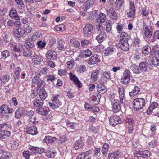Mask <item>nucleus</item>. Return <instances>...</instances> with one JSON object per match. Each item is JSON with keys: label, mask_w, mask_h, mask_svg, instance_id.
Here are the masks:
<instances>
[{"label": "nucleus", "mask_w": 159, "mask_h": 159, "mask_svg": "<svg viewBox=\"0 0 159 159\" xmlns=\"http://www.w3.org/2000/svg\"><path fill=\"white\" fill-rule=\"evenodd\" d=\"M145 100L142 98H137L133 101V107L136 111H139L142 109L145 105Z\"/></svg>", "instance_id": "f257e3e1"}, {"label": "nucleus", "mask_w": 159, "mask_h": 159, "mask_svg": "<svg viewBox=\"0 0 159 159\" xmlns=\"http://www.w3.org/2000/svg\"><path fill=\"white\" fill-rule=\"evenodd\" d=\"M12 110V109H9L8 106L6 105L2 106L0 107V113L2 115H3L2 116V117L5 120L8 119V115L7 114L11 113Z\"/></svg>", "instance_id": "f03ea898"}, {"label": "nucleus", "mask_w": 159, "mask_h": 159, "mask_svg": "<svg viewBox=\"0 0 159 159\" xmlns=\"http://www.w3.org/2000/svg\"><path fill=\"white\" fill-rule=\"evenodd\" d=\"M130 72L128 70H126L123 73V75L121 80V83L124 84H128L130 80Z\"/></svg>", "instance_id": "7ed1b4c3"}, {"label": "nucleus", "mask_w": 159, "mask_h": 159, "mask_svg": "<svg viewBox=\"0 0 159 159\" xmlns=\"http://www.w3.org/2000/svg\"><path fill=\"white\" fill-rule=\"evenodd\" d=\"M83 30L84 36L85 37H89L93 32V26L90 24H87L84 27Z\"/></svg>", "instance_id": "20e7f679"}, {"label": "nucleus", "mask_w": 159, "mask_h": 159, "mask_svg": "<svg viewBox=\"0 0 159 159\" xmlns=\"http://www.w3.org/2000/svg\"><path fill=\"white\" fill-rule=\"evenodd\" d=\"M110 124L113 126H115L117 124L121 123V120L118 116H112L109 119Z\"/></svg>", "instance_id": "39448f33"}, {"label": "nucleus", "mask_w": 159, "mask_h": 159, "mask_svg": "<svg viewBox=\"0 0 159 159\" xmlns=\"http://www.w3.org/2000/svg\"><path fill=\"white\" fill-rule=\"evenodd\" d=\"M120 101L117 99H114L112 103V109L114 113L119 112L121 109V107L119 103Z\"/></svg>", "instance_id": "423d86ee"}, {"label": "nucleus", "mask_w": 159, "mask_h": 159, "mask_svg": "<svg viewBox=\"0 0 159 159\" xmlns=\"http://www.w3.org/2000/svg\"><path fill=\"white\" fill-rule=\"evenodd\" d=\"M100 60L98 57V55L97 54H94L88 60L87 63L89 65H94L97 62H99Z\"/></svg>", "instance_id": "0eeeda50"}, {"label": "nucleus", "mask_w": 159, "mask_h": 159, "mask_svg": "<svg viewBox=\"0 0 159 159\" xmlns=\"http://www.w3.org/2000/svg\"><path fill=\"white\" fill-rule=\"evenodd\" d=\"M118 92L120 102L121 104H123L125 102V98L124 96V89L122 86L119 88Z\"/></svg>", "instance_id": "6e6552de"}, {"label": "nucleus", "mask_w": 159, "mask_h": 159, "mask_svg": "<svg viewBox=\"0 0 159 159\" xmlns=\"http://www.w3.org/2000/svg\"><path fill=\"white\" fill-rule=\"evenodd\" d=\"M36 112L39 114L43 115H46L49 111V108L45 106L37 108L36 110Z\"/></svg>", "instance_id": "1a4fd4ad"}, {"label": "nucleus", "mask_w": 159, "mask_h": 159, "mask_svg": "<svg viewBox=\"0 0 159 159\" xmlns=\"http://www.w3.org/2000/svg\"><path fill=\"white\" fill-rule=\"evenodd\" d=\"M24 33L25 31L24 30L21 28L15 29L13 32V34L14 36L17 38L21 37Z\"/></svg>", "instance_id": "9d476101"}, {"label": "nucleus", "mask_w": 159, "mask_h": 159, "mask_svg": "<svg viewBox=\"0 0 159 159\" xmlns=\"http://www.w3.org/2000/svg\"><path fill=\"white\" fill-rule=\"evenodd\" d=\"M25 129L26 132L28 134L34 135L38 133L37 127L35 126L27 127Z\"/></svg>", "instance_id": "9b49d317"}, {"label": "nucleus", "mask_w": 159, "mask_h": 159, "mask_svg": "<svg viewBox=\"0 0 159 159\" xmlns=\"http://www.w3.org/2000/svg\"><path fill=\"white\" fill-rule=\"evenodd\" d=\"M107 15L111 18L112 20H114L117 19V14L113 8H111L107 10Z\"/></svg>", "instance_id": "f8f14e48"}, {"label": "nucleus", "mask_w": 159, "mask_h": 159, "mask_svg": "<svg viewBox=\"0 0 159 159\" xmlns=\"http://www.w3.org/2000/svg\"><path fill=\"white\" fill-rule=\"evenodd\" d=\"M45 56L47 59H52L55 58L57 56L56 52L52 50H49L47 51Z\"/></svg>", "instance_id": "ddd939ff"}, {"label": "nucleus", "mask_w": 159, "mask_h": 159, "mask_svg": "<svg viewBox=\"0 0 159 159\" xmlns=\"http://www.w3.org/2000/svg\"><path fill=\"white\" fill-rule=\"evenodd\" d=\"M144 30V35L146 37L150 38L151 37L152 34V30L151 26H146Z\"/></svg>", "instance_id": "4468645a"}, {"label": "nucleus", "mask_w": 159, "mask_h": 159, "mask_svg": "<svg viewBox=\"0 0 159 159\" xmlns=\"http://www.w3.org/2000/svg\"><path fill=\"white\" fill-rule=\"evenodd\" d=\"M69 75L70 79L73 81L75 84L79 88H80L81 87V84L75 75H73L71 73H69Z\"/></svg>", "instance_id": "2eb2a0df"}, {"label": "nucleus", "mask_w": 159, "mask_h": 159, "mask_svg": "<svg viewBox=\"0 0 159 159\" xmlns=\"http://www.w3.org/2000/svg\"><path fill=\"white\" fill-rule=\"evenodd\" d=\"M9 16L12 19L16 20L20 19V17L17 14L16 10L14 8H12L10 11Z\"/></svg>", "instance_id": "dca6fc26"}, {"label": "nucleus", "mask_w": 159, "mask_h": 159, "mask_svg": "<svg viewBox=\"0 0 159 159\" xmlns=\"http://www.w3.org/2000/svg\"><path fill=\"white\" fill-rule=\"evenodd\" d=\"M29 149L34 153H41L44 151L43 148H40L37 147L30 146Z\"/></svg>", "instance_id": "f3484780"}, {"label": "nucleus", "mask_w": 159, "mask_h": 159, "mask_svg": "<svg viewBox=\"0 0 159 159\" xmlns=\"http://www.w3.org/2000/svg\"><path fill=\"white\" fill-rule=\"evenodd\" d=\"M32 62L37 65L40 64L41 62V58L36 54H34L31 57Z\"/></svg>", "instance_id": "a211bd4d"}, {"label": "nucleus", "mask_w": 159, "mask_h": 159, "mask_svg": "<svg viewBox=\"0 0 159 159\" xmlns=\"http://www.w3.org/2000/svg\"><path fill=\"white\" fill-rule=\"evenodd\" d=\"M95 0H87L85 5V7H83L84 11H87L88 9L92 7L94 3Z\"/></svg>", "instance_id": "6ab92c4d"}, {"label": "nucleus", "mask_w": 159, "mask_h": 159, "mask_svg": "<svg viewBox=\"0 0 159 159\" xmlns=\"http://www.w3.org/2000/svg\"><path fill=\"white\" fill-rule=\"evenodd\" d=\"M34 46V43L32 39H28L25 41V46L26 48H31Z\"/></svg>", "instance_id": "aec40b11"}, {"label": "nucleus", "mask_w": 159, "mask_h": 159, "mask_svg": "<svg viewBox=\"0 0 159 159\" xmlns=\"http://www.w3.org/2000/svg\"><path fill=\"white\" fill-rule=\"evenodd\" d=\"M84 145V143L81 139L77 140L74 144V147L76 150L82 148Z\"/></svg>", "instance_id": "412c9836"}, {"label": "nucleus", "mask_w": 159, "mask_h": 159, "mask_svg": "<svg viewBox=\"0 0 159 159\" xmlns=\"http://www.w3.org/2000/svg\"><path fill=\"white\" fill-rule=\"evenodd\" d=\"M120 157L119 152L118 151L110 153L109 154L108 156L109 159H118Z\"/></svg>", "instance_id": "4be33fe9"}, {"label": "nucleus", "mask_w": 159, "mask_h": 159, "mask_svg": "<svg viewBox=\"0 0 159 159\" xmlns=\"http://www.w3.org/2000/svg\"><path fill=\"white\" fill-rule=\"evenodd\" d=\"M106 19V15L103 13H100L98 16L96 21L98 22L103 23Z\"/></svg>", "instance_id": "5701e85b"}, {"label": "nucleus", "mask_w": 159, "mask_h": 159, "mask_svg": "<svg viewBox=\"0 0 159 159\" xmlns=\"http://www.w3.org/2000/svg\"><path fill=\"white\" fill-rule=\"evenodd\" d=\"M11 133L8 131L2 130L0 129V138L5 139L9 137Z\"/></svg>", "instance_id": "b1692460"}, {"label": "nucleus", "mask_w": 159, "mask_h": 159, "mask_svg": "<svg viewBox=\"0 0 159 159\" xmlns=\"http://www.w3.org/2000/svg\"><path fill=\"white\" fill-rule=\"evenodd\" d=\"M57 140L55 137L48 136L45 137L43 140V141L46 143H52L54 142Z\"/></svg>", "instance_id": "393cba45"}, {"label": "nucleus", "mask_w": 159, "mask_h": 159, "mask_svg": "<svg viewBox=\"0 0 159 159\" xmlns=\"http://www.w3.org/2000/svg\"><path fill=\"white\" fill-rule=\"evenodd\" d=\"M97 87L98 91L100 93H103L107 91L105 86L102 84H98Z\"/></svg>", "instance_id": "a878e982"}, {"label": "nucleus", "mask_w": 159, "mask_h": 159, "mask_svg": "<svg viewBox=\"0 0 159 159\" xmlns=\"http://www.w3.org/2000/svg\"><path fill=\"white\" fill-rule=\"evenodd\" d=\"M158 106V104L156 102L152 103L149 106L148 109L147 111L148 114H149L153 110L155 109Z\"/></svg>", "instance_id": "bb28decb"}, {"label": "nucleus", "mask_w": 159, "mask_h": 159, "mask_svg": "<svg viewBox=\"0 0 159 159\" xmlns=\"http://www.w3.org/2000/svg\"><path fill=\"white\" fill-rule=\"evenodd\" d=\"M36 118L35 115L27 118L28 121L26 122L25 124H27L28 125H30L33 124L36 120Z\"/></svg>", "instance_id": "cd10ccee"}, {"label": "nucleus", "mask_w": 159, "mask_h": 159, "mask_svg": "<svg viewBox=\"0 0 159 159\" xmlns=\"http://www.w3.org/2000/svg\"><path fill=\"white\" fill-rule=\"evenodd\" d=\"M21 71V69L19 67H17L15 69L13 74V77L15 80L19 79V75Z\"/></svg>", "instance_id": "c85d7f7f"}, {"label": "nucleus", "mask_w": 159, "mask_h": 159, "mask_svg": "<svg viewBox=\"0 0 159 159\" xmlns=\"http://www.w3.org/2000/svg\"><path fill=\"white\" fill-rule=\"evenodd\" d=\"M39 95L40 98L43 99H45L47 96V92L43 88L41 89L40 90Z\"/></svg>", "instance_id": "c756f323"}, {"label": "nucleus", "mask_w": 159, "mask_h": 159, "mask_svg": "<svg viewBox=\"0 0 159 159\" xmlns=\"http://www.w3.org/2000/svg\"><path fill=\"white\" fill-rule=\"evenodd\" d=\"M130 69L136 74H139L140 73V70L139 67L134 64L132 65L130 67Z\"/></svg>", "instance_id": "7c9ffc66"}, {"label": "nucleus", "mask_w": 159, "mask_h": 159, "mask_svg": "<svg viewBox=\"0 0 159 159\" xmlns=\"http://www.w3.org/2000/svg\"><path fill=\"white\" fill-rule=\"evenodd\" d=\"M33 103L34 107H37L42 106L43 102L42 99H35L33 101Z\"/></svg>", "instance_id": "2f4dec72"}, {"label": "nucleus", "mask_w": 159, "mask_h": 159, "mask_svg": "<svg viewBox=\"0 0 159 159\" xmlns=\"http://www.w3.org/2000/svg\"><path fill=\"white\" fill-rule=\"evenodd\" d=\"M98 70H95L91 73V78L92 81H96L97 80L98 77Z\"/></svg>", "instance_id": "473e14b6"}, {"label": "nucleus", "mask_w": 159, "mask_h": 159, "mask_svg": "<svg viewBox=\"0 0 159 159\" xmlns=\"http://www.w3.org/2000/svg\"><path fill=\"white\" fill-rule=\"evenodd\" d=\"M23 55L26 57H28L31 56L33 52L31 50L26 48L23 49Z\"/></svg>", "instance_id": "72a5a7b5"}, {"label": "nucleus", "mask_w": 159, "mask_h": 159, "mask_svg": "<svg viewBox=\"0 0 159 159\" xmlns=\"http://www.w3.org/2000/svg\"><path fill=\"white\" fill-rule=\"evenodd\" d=\"M98 34H99L96 36V39L99 43H101L104 40L105 35L104 32Z\"/></svg>", "instance_id": "f704fd0d"}, {"label": "nucleus", "mask_w": 159, "mask_h": 159, "mask_svg": "<svg viewBox=\"0 0 159 159\" xmlns=\"http://www.w3.org/2000/svg\"><path fill=\"white\" fill-rule=\"evenodd\" d=\"M114 48L112 47H108L105 51L104 55L107 56L111 54L114 52Z\"/></svg>", "instance_id": "c9c22d12"}, {"label": "nucleus", "mask_w": 159, "mask_h": 159, "mask_svg": "<svg viewBox=\"0 0 159 159\" xmlns=\"http://www.w3.org/2000/svg\"><path fill=\"white\" fill-rule=\"evenodd\" d=\"M11 157V153L6 151H2L1 158L7 159L10 158Z\"/></svg>", "instance_id": "e433bc0d"}, {"label": "nucleus", "mask_w": 159, "mask_h": 159, "mask_svg": "<svg viewBox=\"0 0 159 159\" xmlns=\"http://www.w3.org/2000/svg\"><path fill=\"white\" fill-rule=\"evenodd\" d=\"M151 51L150 48L148 45L144 46L142 50V52L143 54L145 55L148 54Z\"/></svg>", "instance_id": "4c0bfd02"}, {"label": "nucleus", "mask_w": 159, "mask_h": 159, "mask_svg": "<svg viewBox=\"0 0 159 159\" xmlns=\"http://www.w3.org/2000/svg\"><path fill=\"white\" fill-rule=\"evenodd\" d=\"M10 128V125L6 124L3 123L0 124V129L2 130L7 131Z\"/></svg>", "instance_id": "58836bf2"}, {"label": "nucleus", "mask_w": 159, "mask_h": 159, "mask_svg": "<svg viewBox=\"0 0 159 159\" xmlns=\"http://www.w3.org/2000/svg\"><path fill=\"white\" fill-rule=\"evenodd\" d=\"M105 30L107 33H109L111 30V21L108 20L106 23Z\"/></svg>", "instance_id": "ea45409f"}, {"label": "nucleus", "mask_w": 159, "mask_h": 159, "mask_svg": "<svg viewBox=\"0 0 159 159\" xmlns=\"http://www.w3.org/2000/svg\"><path fill=\"white\" fill-rule=\"evenodd\" d=\"M140 89L137 86H135L133 92H129V94L130 96H133L139 93L140 92Z\"/></svg>", "instance_id": "a19ab883"}, {"label": "nucleus", "mask_w": 159, "mask_h": 159, "mask_svg": "<svg viewBox=\"0 0 159 159\" xmlns=\"http://www.w3.org/2000/svg\"><path fill=\"white\" fill-rule=\"evenodd\" d=\"M15 1L18 7L20 9H22L25 7V5L22 0H15Z\"/></svg>", "instance_id": "79ce46f5"}, {"label": "nucleus", "mask_w": 159, "mask_h": 159, "mask_svg": "<svg viewBox=\"0 0 159 159\" xmlns=\"http://www.w3.org/2000/svg\"><path fill=\"white\" fill-rule=\"evenodd\" d=\"M57 48L60 50H61L64 48L65 43L62 40H60L58 42Z\"/></svg>", "instance_id": "37998d69"}, {"label": "nucleus", "mask_w": 159, "mask_h": 159, "mask_svg": "<svg viewBox=\"0 0 159 159\" xmlns=\"http://www.w3.org/2000/svg\"><path fill=\"white\" fill-rule=\"evenodd\" d=\"M152 62L155 66H159V59L156 57H153L152 58Z\"/></svg>", "instance_id": "c03bdc74"}, {"label": "nucleus", "mask_w": 159, "mask_h": 159, "mask_svg": "<svg viewBox=\"0 0 159 159\" xmlns=\"http://www.w3.org/2000/svg\"><path fill=\"white\" fill-rule=\"evenodd\" d=\"M45 155L49 157L53 158L55 155L56 153L55 152L51 151L50 150H48L45 152Z\"/></svg>", "instance_id": "a18cd8bd"}, {"label": "nucleus", "mask_w": 159, "mask_h": 159, "mask_svg": "<svg viewBox=\"0 0 159 159\" xmlns=\"http://www.w3.org/2000/svg\"><path fill=\"white\" fill-rule=\"evenodd\" d=\"M82 52L83 54V56L85 57H89L92 54L91 51L88 49H87L86 50H83Z\"/></svg>", "instance_id": "49530a36"}, {"label": "nucleus", "mask_w": 159, "mask_h": 159, "mask_svg": "<svg viewBox=\"0 0 159 159\" xmlns=\"http://www.w3.org/2000/svg\"><path fill=\"white\" fill-rule=\"evenodd\" d=\"M109 148V145L108 144L105 143L103 146L102 151L103 154L105 155L108 152Z\"/></svg>", "instance_id": "de8ad7c7"}, {"label": "nucleus", "mask_w": 159, "mask_h": 159, "mask_svg": "<svg viewBox=\"0 0 159 159\" xmlns=\"http://www.w3.org/2000/svg\"><path fill=\"white\" fill-rule=\"evenodd\" d=\"M2 57L5 59L9 56L10 54L9 52L7 50L3 51L1 54Z\"/></svg>", "instance_id": "09e8293b"}, {"label": "nucleus", "mask_w": 159, "mask_h": 159, "mask_svg": "<svg viewBox=\"0 0 159 159\" xmlns=\"http://www.w3.org/2000/svg\"><path fill=\"white\" fill-rule=\"evenodd\" d=\"M140 70V72L142 71L143 72H146L147 70V68L145 65V63L144 62L141 63L139 65Z\"/></svg>", "instance_id": "8fccbe9b"}, {"label": "nucleus", "mask_w": 159, "mask_h": 159, "mask_svg": "<svg viewBox=\"0 0 159 159\" xmlns=\"http://www.w3.org/2000/svg\"><path fill=\"white\" fill-rule=\"evenodd\" d=\"M70 43L72 44L75 48L79 47L80 45V43L75 39H72L70 40Z\"/></svg>", "instance_id": "3c124183"}, {"label": "nucleus", "mask_w": 159, "mask_h": 159, "mask_svg": "<svg viewBox=\"0 0 159 159\" xmlns=\"http://www.w3.org/2000/svg\"><path fill=\"white\" fill-rule=\"evenodd\" d=\"M149 13V10L146 8H143L142 9L141 14L143 16H147L148 15Z\"/></svg>", "instance_id": "603ef678"}, {"label": "nucleus", "mask_w": 159, "mask_h": 159, "mask_svg": "<svg viewBox=\"0 0 159 159\" xmlns=\"http://www.w3.org/2000/svg\"><path fill=\"white\" fill-rule=\"evenodd\" d=\"M120 44L122 50L124 51H127L128 50L129 48V45L128 43Z\"/></svg>", "instance_id": "864d4df0"}, {"label": "nucleus", "mask_w": 159, "mask_h": 159, "mask_svg": "<svg viewBox=\"0 0 159 159\" xmlns=\"http://www.w3.org/2000/svg\"><path fill=\"white\" fill-rule=\"evenodd\" d=\"M81 46L84 47L89 45L90 43V42L87 40H82L81 41Z\"/></svg>", "instance_id": "5fc2aeb1"}, {"label": "nucleus", "mask_w": 159, "mask_h": 159, "mask_svg": "<svg viewBox=\"0 0 159 159\" xmlns=\"http://www.w3.org/2000/svg\"><path fill=\"white\" fill-rule=\"evenodd\" d=\"M67 65L68 68L69 69H71L74 66L75 63L74 61L71 60L67 62Z\"/></svg>", "instance_id": "6e6d98bb"}, {"label": "nucleus", "mask_w": 159, "mask_h": 159, "mask_svg": "<svg viewBox=\"0 0 159 159\" xmlns=\"http://www.w3.org/2000/svg\"><path fill=\"white\" fill-rule=\"evenodd\" d=\"M10 140H8L7 142L10 143V145L13 148H16L17 146L18 145V143L16 141H11Z\"/></svg>", "instance_id": "4d7b16f0"}, {"label": "nucleus", "mask_w": 159, "mask_h": 159, "mask_svg": "<svg viewBox=\"0 0 159 159\" xmlns=\"http://www.w3.org/2000/svg\"><path fill=\"white\" fill-rule=\"evenodd\" d=\"M78 71L80 73H83L86 70V66L84 65H80L78 67Z\"/></svg>", "instance_id": "13d9d810"}, {"label": "nucleus", "mask_w": 159, "mask_h": 159, "mask_svg": "<svg viewBox=\"0 0 159 159\" xmlns=\"http://www.w3.org/2000/svg\"><path fill=\"white\" fill-rule=\"evenodd\" d=\"M124 3V0H116L115 4L118 8H121Z\"/></svg>", "instance_id": "bf43d9fd"}, {"label": "nucleus", "mask_w": 159, "mask_h": 159, "mask_svg": "<svg viewBox=\"0 0 159 159\" xmlns=\"http://www.w3.org/2000/svg\"><path fill=\"white\" fill-rule=\"evenodd\" d=\"M19 110H23V108L21 107L19 108L16 111L15 116L16 117L18 118H20L21 116V113Z\"/></svg>", "instance_id": "052dcab7"}, {"label": "nucleus", "mask_w": 159, "mask_h": 159, "mask_svg": "<svg viewBox=\"0 0 159 159\" xmlns=\"http://www.w3.org/2000/svg\"><path fill=\"white\" fill-rule=\"evenodd\" d=\"M55 30L57 31H63L64 30V26L63 25H59L55 27Z\"/></svg>", "instance_id": "680f3d73"}, {"label": "nucleus", "mask_w": 159, "mask_h": 159, "mask_svg": "<svg viewBox=\"0 0 159 159\" xmlns=\"http://www.w3.org/2000/svg\"><path fill=\"white\" fill-rule=\"evenodd\" d=\"M150 156V154L149 152L147 150H144L143 151L142 157L143 158H148Z\"/></svg>", "instance_id": "e2e57ef3"}, {"label": "nucleus", "mask_w": 159, "mask_h": 159, "mask_svg": "<svg viewBox=\"0 0 159 159\" xmlns=\"http://www.w3.org/2000/svg\"><path fill=\"white\" fill-rule=\"evenodd\" d=\"M26 113L25 114V115L27 118L35 115V114H34V112L32 110L26 111Z\"/></svg>", "instance_id": "0e129e2a"}, {"label": "nucleus", "mask_w": 159, "mask_h": 159, "mask_svg": "<svg viewBox=\"0 0 159 159\" xmlns=\"http://www.w3.org/2000/svg\"><path fill=\"white\" fill-rule=\"evenodd\" d=\"M32 154V153L28 151H24L23 152V157L26 159H29V157Z\"/></svg>", "instance_id": "69168bd1"}, {"label": "nucleus", "mask_w": 159, "mask_h": 159, "mask_svg": "<svg viewBox=\"0 0 159 159\" xmlns=\"http://www.w3.org/2000/svg\"><path fill=\"white\" fill-rule=\"evenodd\" d=\"M29 24H30V23L29 22V23L27 25H28L27 27H25V29L24 30L25 32L26 33H30L32 30V28L29 25Z\"/></svg>", "instance_id": "338daca9"}, {"label": "nucleus", "mask_w": 159, "mask_h": 159, "mask_svg": "<svg viewBox=\"0 0 159 159\" xmlns=\"http://www.w3.org/2000/svg\"><path fill=\"white\" fill-rule=\"evenodd\" d=\"M123 25L121 24H118L116 26V29L118 33H120L123 30Z\"/></svg>", "instance_id": "774afa93"}]
</instances>
